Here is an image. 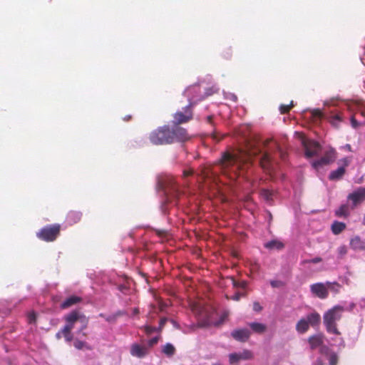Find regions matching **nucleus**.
<instances>
[{
    "mask_svg": "<svg viewBox=\"0 0 365 365\" xmlns=\"http://www.w3.org/2000/svg\"><path fill=\"white\" fill-rule=\"evenodd\" d=\"M258 157V163L266 170L272 169V158L269 151H263L259 145H250L247 152L242 153H224L222 155L220 165L221 168L226 170L231 168L234 172L238 170L243 164L247 163L252 156Z\"/></svg>",
    "mask_w": 365,
    "mask_h": 365,
    "instance_id": "f257e3e1",
    "label": "nucleus"
},
{
    "mask_svg": "<svg viewBox=\"0 0 365 365\" xmlns=\"http://www.w3.org/2000/svg\"><path fill=\"white\" fill-rule=\"evenodd\" d=\"M344 311V307L336 305L324 315V324L327 331L336 335V337L331 338V341H334L332 344L337 346L339 349L344 348L345 342L343 338L340 337L341 333L336 328V322L341 319Z\"/></svg>",
    "mask_w": 365,
    "mask_h": 365,
    "instance_id": "f03ea898",
    "label": "nucleus"
},
{
    "mask_svg": "<svg viewBox=\"0 0 365 365\" xmlns=\"http://www.w3.org/2000/svg\"><path fill=\"white\" fill-rule=\"evenodd\" d=\"M150 140L154 145H164L172 143V137L169 132V126H163L153 131L150 135Z\"/></svg>",
    "mask_w": 365,
    "mask_h": 365,
    "instance_id": "7ed1b4c3",
    "label": "nucleus"
},
{
    "mask_svg": "<svg viewBox=\"0 0 365 365\" xmlns=\"http://www.w3.org/2000/svg\"><path fill=\"white\" fill-rule=\"evenodd\" d=\"M161 188L163 190L165 195L168 199L176 197L179 195V187L175 179L172 176H166L160 182Z\"/></svg>",
    "mask_w": 365,
    "mask_h": 365,
    "instance_id": "20e7f679",
    "label": "nucleus"
},
{
    "mask_svg": "<svg viewBox=\"0 0 365 365\" xmlns=\"http://www.w3.org/2000/svg\"><path fill=\"white\" fill-rule=\"evenodd\" d=\"M347 200L351 202V208L354 209L357 205L365 201V187L355 189L347 196Z\"/></svg>",
    "mask_w": 365,
    "mask_h": 365,
    "instance_id": "39448f33",
    "label": "nucleus"
},
{
    "mask_svg": "<svg viewBox=\"0 0 365 365\" xmlns=\"http://www.w3.org/2000/svg\"><path fill=\"white\" fill-rule=\"evenodd\" d=\"M59 231V225L46 227L42 228L40 232L37 233V236L38 238L45 241H53L58 235Z\"/></svg>",
    "mask_w": 365,
    "mask_h": 365,
    "instance_id": "423d86ee",
    "label": "nucleus"
},
{
    "mask_svg": "<svg viewBox=\"0 0 365 365\" xmlns=\"http://www.w3.org/2000/svg\"><path fill=\"white\" fill-rule=\"evenodd\" d=\"M81 312L78 310H73L68 314L64 316L66 324L62 328L63 332H71L74 327L76 322H78L81 315Z\"/></svg>",
    "mask_w": 365,
    "mask_h": 365,
    "instance_id": "0eeeda50",
    "label": "nucleus"
},
{
    "mask_svg": "<svg viewBox=\"0 0 365 365\" xmlns=\"http://www.w3.org/2000/svg\"><path fill=\"white\" fill-rule=\"evenodd\" d=\"M303 146L305 156L307 158L319 155L322 150L321 145L317 142L313 140H304Z\"/></svg>",
    "mask_w": 365,
    "mask_h": 365,
    "instance_id": "6e6552de",
    "label": "nucleus"
},
{
    "mask_svg": "<svg viewBox=\"0 0 365 365\" xmlns=\"http://www.w3.org/2000/svg\"><path fill=\"white\" fill-rule=\"evenodd\" d=\"M169 132L173 138L172 143L175 141H185L189 138L186 130L179 126L178 124H175L171 128L169 127Z\"/></svg>",
    "mask_w": 365,
    "mask_h": 365,
    "instance_id": "1a4fd4ad",
    "label": "nucleus"
},
{
    "mask_svg": "<svg viewBox=\"0 0 365 365\" xmlns=\"http://www.w3.org/2000/svg\"><path fill=\"white\" fill-rule=\"evenodd\" d=\"M336 158L334 151L333 150L327 151L325 155L320 159L312 162V166L319 170L320 168L329 165L334 161Z\"/></svg>",
    "mask_w": 365,
    "mask_h": 365,
    "instance_id": "9d476101",
    "label": "nucleus"
},
{
    "mask_svg": "<svg viewBox=\"0 0 365 365\" xmlns=\"http://www.w3.org/2000/svg\"><path fill=\"white\" fill-rule=\"evenodd\" d=\"M323 339L324 336L322 334H318L310 336L308 339V341L312 349H315L318 347H321V353L323 354H328L329 348L326 346H322L323 344Z\"/></svg>",
    "mask_w": 365,
    "mask_h": 365,
    "instance_id": "9b49d317",
    "label": "nucleus"
},
{
    "mask_svg": "<svg viewBox=\"0 0 365 365\" xmlns=\"http://www.w3.org/2000/svg\"><path fill=\"white\" fill-rule=\"evenodd\" d=\"M312 294L320 299H326L328 297V288L327 283L318 282L310 285Z\"/></svg>",
    "mask_w": 365,
    "mask_h": 365,
    "instance_id": "f8f14e48",
    "label": "nucleus"
},
{
    "mask_svg": "<svg viewBox=\"0 0 365 365\" xmlns=\"http://www.w3.org/2000/svg\"><path fill=\"white\" fill-rule=\"evenodd\" d=\"M191 106L192 103L190 102V104L184 108V111H178L175 113L173 120L175 124L183 123L192 118V115L190 108Z\"/></svg>",
    "mask_w": 365,
    "mask_h": 365,
    "instance_id": "ddd939ff",
    "label": "nucleus"
},
{
    "mask_svg": "<svg viewBox=\"0 0 365 365\" xmlns=\"http://www.w3.org/2000/svg\"><path fill=\"white\" fill-rule=\"evenodd\" d=\"M130 353L133 356L142 359L149 353V349L145 344L134 343L130 346Z\"/></svg>",
    "mask_w": 365,
    "mask_h": 365,
    "instance_id": "4468645a",
    "label": "nucleus"
},
{
    "mask_svg": "<svg viewBox=\"0 0 365 365\" xmlns=\"http://www.w3.org/2000/svg\"><path fill=\"white\" fill-rule=\"evenodd\" d=\"M253 355L249 350H244L239 353H232L229 354V361L230 364H235L240 360H248L252 358Z\"/></svg>",
    "mask_w": 365,
    "mask_h": 365,
    "instance_id": "2eb2a0df",
    "label": "nucleus"
},
{
    "mask_svg": "<svg viewBox=\"0 0 365 365\" xmlns=\"http://www.w3.org/2000/svg\"><path fill=\"white\" fill-rule=\"evenodd\" d=\"M251 332L248 329H235L231 332V336L237 341L244 342L250 336Z\"/></svg>",
    "mask_w": 365,
    "mask_h": 365,
    "instance_id": "dca6fc26",
    "label": "nucleus"
},
{
    "mask_svg": "<svg viewBox=\"0 0 365 365\" xmlns=\"http://www.w3.org/2000/svg\"><path fill=\"white\" fill-rule=\"evenodd\" d=\"M350 246L354 250H364L365 239L362 240L359 236H354L350 240Z\"/></svg>",
    "mask_w": 365,
    "mask_h": 365,
    "instance_id": "f3484780",
    "label": "nucleus"
},
{
    "mask_svg": "<svg viewBox=\"0 0 365 365\" xmlns=\"http://www.w3.org/2000/svg\"><path fill=\"white\" fill-rule=\"evenodd\" d=\"M82 301V298L77 296H71L66 299L61 304V309H68L73 305H75Z\"/></svg>",
    "mask_w": 365,
    "mask_h": 365,
    "instance_id": "a211bd4d",
    "label": "nucleus"
},
{
    "mask_svg": "<svg viewBox=\"0 0 365 365\" xmlns=\"http://www.w3.org/2000/svg\"><path fill=\"white\" fill-rule=\"evenodd\" d=\"M345 173L344 167H339L336 170H332L329 175V178L331 180H340Z\"/></svg>",
    "mask_w": 365,
    "mask_h": 365,
    "instance_id": "6ab92c4d",
    "label": "nucleus"
},
{
    "mask_svg": "<svg viewBox=\"0 0 365 365\" xmlns=\"http://www.w3.org/2000/svg\"><path fill=\"white\" fill-rule=\"evenodd\" d=\"M308 321L309 325L315 326L320 322V315L317 312H312L305 318Z\"/></svg>",
    "mask_w": 365,
    "mask_h": 365,
    "instance_id": "aec40b11",
    "label": "nucleus"
},
{
    "mask_svg": "<svg viewBox=\"0 0 365 365\" xmlns=\"http://www.w3.org/2000/svg\"><path fill=\"white\" fill-rule=\"evenodd\" d=\"M309 327L308 321L305 318H302L297 322L296 329L298 332L303 334L308 330Z\"/></svg>",
    "mask_w": 365,
    "mask_h": 365,
    "instance_id": "412c9836",
    "label": "nucleus"
},
{
    "mask_svg": "<svg viewBox=\"0 0 365 365\" xmlns=\"http://www.w3.org/2000/svg\"><path fill=\"white\" fill-rule=\"evenodd\" d=\"M249 326L253 331L259 334L264 332L267 329L265 324L259 322H251L249 324Z\"/></svg>",
    "mask_w": 365,
    "mask_h": 365,
    "instance_id": "4be33fe9",
    "label": "nucleus"
},
{
    "mask_svg": "<svg viewBox=\"0 0 365 365\" xmlns=\"http://www.w3.org/2000/svg\"><path fill=\"white\" fill-rule=\"evenodd\" d=\"M264 247L268 250H281L284 247V245L281 242L274 240H271L269 242H266L264 244Z\"/></svg>",
    "mask_w": 365,
    "mask_h": 365,
    "instance_id": "5701e85b",
    "label": "nucleus"
},
{
    "mask_svg": "<svg viewBox=\"0 0 365 365\" xmlns=\"http://www.w3.org/2000/svg\"><path fill=\"white\" fill-rule=\"evenodd\" d=\"M81 218V213L79 212H70L67 216V221L70 224L78 222Z\"/></svg>",
    "mask_w": 365,
    "mask_h": 365,
    "instance_id": "b1692460",
    "label": "nucleus"
},
{
    "mask_svg": "<svg viewBox=\"0 0 365 365\" xmlns=\"http://www.w3.org/2000/svg\"><path fill=\"white\" fill-rule=\"evenodd\" d=\"M346 227L344 222L335 221L331 225V231L334 234L338 235Z\"/></svg>",
    "mask_w": 365,
    "mask_h": 365,
    "instance_id": "393cba45",
    "label": "nucleus"
},
{
    "mask_svg": "<svg viewBox=\"0 0 365 365\" xmlns=\"http://www.w3.org/2000/svg\"><path fill=\"white\" fill-rule=\"evenodd\" d=\"M162 351L168 356H172L175 353V348L170 343H167L162 348Z\"/></svg>",
    "mask_w": 365,
    "mask_h": 365,
    "instance_id": "a878e982",
    "label": "nucleus"
},
{
    "mask_svg": "<svg viewBox=\"0 0 365 365\" xmlns=\"http://www.w3.org/2000/svg\"><path fill=\"white\" fill-rule=\"evenodd\" d=\"M326 283L328 288V292L330 291L334 294H336L337 293L339 292L341 285L339 283L330 282H327Z\"/></svg>",
    "mask_w": 365,
    "mask_h": 365,
    "instance_id": "bb28decb",
    "label": "nucleus"
},
{
    "mask_svg": "<svg viewBox=\"0 0 365 365\" xmlns=\"http://www.w3.org/2000/svg\"><path fill=\"white\" fill-rule=\"evenodd\" d=\"M78 322L81 324V327L78 331V332H81L83 330H84L85 329H86L88 322H89V319L88 317H86L84 314H83L81 312Z\"/></svg>",
    "mask_w": 365,
    "mask_h": 365,
    "instance_id": "cd10ccee",
    "label": "nucleus"
},
{
    "mask_svg": "<svg viewBox=\"0 0 365 365\" xmlns=\"http://www.w3.org/2000/svg\"><path fill=\"white\" fill-rule=\"evenodd\" d=\"M260 195L267 202H270L272 200L273 192L269 190L262 189L260 191Z\"/></svg>",
    "mask_w": 365,
    "mask_h": 365,
    "instance_id": "c85d7f7f",
    "label": "nucleus"
},
{
    "mask_svg": "<svg viewBox=\"0 0 365 365\" xmlns=\"http://www.w3.org/2000/svg\"><path fill=\"white\" fill-rule=\"evenodd\" d=\"M349 214V207L346 205H342L336 211V215L339 217L346 216Z\"/></svg>",
    "mask_w": 365,
    "mask_h": 365,
    "instance_id": "c756f323",
    "label": "nucleus"
},
{
    "mask_svg": "<svg viewBox=\"0 0 365 365\" xmlns=\"http://www.w3.org/2000/svg\"><path fill=\"white\" fill-rule=\"evenodd\" d=\"M329 365H336L338 362V356L334 352H330L328 356Z\"/></svg>",
    "mask_w": 365,
    "mask_h": 365,
    "instance_id": "7c9ffc66",
    "label": "nucleus"
},
{
    "mask_svg": "<svg viewBox=\"0 0 365 365\" xmlns=\"http://www.w3.org/2000/svg\"><path fill=\"white\" fill-rule=\"evenodd\" d=\"M342 120V116L340 113H334L331 116V123L334 125H337V124Z\"/></svg>",
    "mask_w": 365,
    "mask_h": 365,
    "instance_id": "2f4dec72",
    "label": "nucleus"
},
{
    "mask_svg": "<svg viewBox=\"0 0 365 365\" xmlns=\"http://www.w3.org/2000/svg\"><path fill=\"white\" fill-rule=\"evenodd\" d=\"M73 346H75L76 349L80 350V349H83L84 347H87V349H89L87 345H86V343L83 341H80L78 339H76L73 342Z\"/></svg>",
    "mask_w": 365,
    "mask_h": 365,
    "instance_id": "473e14b6",
    "label": "nucleus"
},
{
    "mask_svg": "<svg viewBox=\"0 0 365 365\" xmlns=\"http://www.w3.org/2000/svg\"><path fill=\"white\" fill-rule=\"evenodd\" d=\"M293 106V102L292 101L290 105H284L282 104L279 106V110L282 113H285L289 110V109Z\"/></svg>",
    "mask_w": 365,
    "mask_h": 365,
    "instance_id": "72a5a7b5",
    "label": "nucleus"
},
{
    "mask_svg": "<svg viewBox=\"0 0 365 365\" xmlns=\"http://www.w3.org/2000/svg\"><path fill=\"white\" fill-rule=\"evenodd\" d=\"M337 252H338L339 257L340 258H341L347 252L346 247L345 245H341V246L339 247L338 249H337Z\"/></svg>",
    "mask_w": 365,
    "mask_h": 365,
    "instance_id": "f704fd0d",
    "label": "nucleus"
},
{
    "mask_svg": "<svg viewBox=\"0 0 365 365\" xmlns=\"http://www.w3.org/2000/svg\"><path fill=\"white\" fill-rule=\"evenodd\" d=\"M322 261V259L321 257H314L313 259H304L302 262V264H307V263H313V264H317V263H319V262H321Z\"/></svg>",
    "mask_w": 365,
    "mask_h": 365,
    "instance_id": "c9c22d12",
    "label": "nucleus"
},
{
    "mask_svg": "<svg viewBox=\"0 0 365 365\" xmlns=\"http://www.w3.org/2000/svg\"><path fill=\"white\" fill-rule=\"evenodd\" d=\"M158 341V337L155 336L150 340L148 341V342L145 344V345L148 346V349L151 348L153 346L156 344Z\"/></svg>",
    "mask_w": 365,
    "mask_h": 365,
    "instance_id": "e433bc0d",
    "label": "nucleus"
},
{
    "mask_svg": "<svg viewBox=\"0 0 365 365\" xmlns=\"http://www.w3.org/2000/svg\"><path fill=\"white\" fill-rule=\"evenodd\" d=\"M232 283H233V286L235 287H242V288H245L246 287V282H236L235 280H232Z\"/></svg>",
    "mask_w": 365,
    "mask_h": 365,
    "instance_id": "4c0bfd02",
    "label": "nucleus"
},
{
    "mask_svg": "<svg viewBox=\"0 0 365 365\" xmlns=\"http://www.w3.org/2000/svg\"><path fill=\"white\" fill-rule=\"evenodd\" d=\"M66 341L71 342L73 340V336L71 332H63Z\"/></svg>",
    "mask_w": 365,
    "mask_h": 365,
    "instance_id": "58836bf2",
    "label": "nucleus"
},
{
    "mask_svg": "<svg viewBox=\"0 0 365 365\" xmlns=\"http://www.w3.org/2000/svg\"><path fill=\"white\" fill-rule=\"evenodd\" d=\"M225 96L227 99H230L234 102L237 101V96L234 93H225Z\"/></svg>",
    "mask_w": 365,
    "mask_h": 365,
    "instance_id": "ea45409f",
    "label": "nucleus"
},
{
    "mask_svg": "<svg viewBox=\"0 0 365 365\" xmlns=\"http://www.w3.org/2000/svg\"><path fill=\"white\" fill-rule=\"evenodd\" d=\"M158 329L156 328V327H150V326H145V331L147 334H150L153 331H157Z\"/></svg>",
    "mask_w": 365,
    "mask_h": 365,
    "instance_id": "a19ab883",
    "label": "nucleus"
},
{
    "mask_svg": "<svg viewBox=\"0 0 365 365\" xmlns=\"http://www.w3.org/2000/svg\"><path fill=\"white\" fill-rule=\"evenodd\" d=\"M351 126L354 128H356L359 125V123L355 119L354 116L352 115L351 117Z\"/></svg>",
    "mask_w": 365,
    "mask_h": 365,
    "instance_id": "79ce46f5",
    "label": "nucleus"
},
{
    "mask_svg": "<svg viewBox=\"0 0 365 365\" xmlns=\"http://www.w3.org/2000/svg\"><path fill=\"white\" fill-rule=\"evenodd\" d=\"M262 309V306L259 304V302H255L253 304V310L255 312H260Z\"/></svg>",
    "mask_w": 365,
    "mask_h": 365,
    "instance_id": "37998d69",
    "label": "nucleus"
},
{
    "mask_svg": "<svg viewBox=\"0 0 365 365\" xmlns=\"http://www.w3.org/2000/svg\"><path fill=\"white\" fill-rule=\"evenodd\" d=\"M217 91V89L212 87V88H208L207 91H206V93H205V96H211L212 93H215Z\"/></svg>",
    "mask_w": 365,
    "mask_h": 365,
    "instance_id": "c03bdc74",
    "label": "nucleus"
},
{
    "mask_svg": "<svg viewBox=\"0 0 365 365\" xmlns=\"http://www.w3.org/2000/svg\"><path fill=\"white\" fill-rule=\"evenodd\" d=\"M270 284L272 287H279L282 285V282L278 280H272L270 282Z\"/></svg>",
    "mask_w": 365,
    "mask_h": 365,
    "instance_id": "a18cd8bd",
    "label": "nucleus"
},
{
    "mask_svg": "<svg viewBox=\"0 0 365 365\" xmlns=\"http://www.w3.org/2000/svg\"><path fill=\"white\" fill-rule=\"evenodd\" d=\"M339 162H342L343 163V166L342 167H346L349 165V164L350 163V160L348 159L347 158H344L341 160H340Z\"/></svg>",
    "mask_w": 365,
    "mask_h": 365,
    "instance_id": "49530a36",
    "label": "nucleus"
},
{
    "mask_svg": "<svg viewBox=\"0 0 365 365\" xmlns=\"http://www.w3.org/2000/svg\"><path fill=\"white\" fill-rule=\"evenodd\" d=\"M28 318H29V323H33L36 320V315L34 313H31V314H29Z\"/></svg>",
    "mask_w": 365,
    "mask_h": 365,
    "instance_id": "de8ad7c7",
    "label": "nucleus"
},
{
    "mask_svg": "<svg viewBox=\"0 0 365 365\" xmlns=\"http://www.w3.org/2000/svg\"><path fill=\"white\" fill-rule=\"evenodd\" d=\"M106 320L108 322H115L116 319L115 318V316L113 314L107 316L106 317Z\"/></svg>",
    "mask_w": 365,
    "mask_h": 365,
    "instance_id": "09e8293b",
    "label": "nucleus"
},
{
    "mask_svg": "<svg viewBox=\"0 0 365 365\" xmlns=\"http://www.w3.org/2000/svg\"><path fill=\"white\" fill-rule=\"evenodd\" d=\"M242 297V294L237 292L235 294H234L231 299L235 301H239Z\"/></svg>",
    "mask_w": 365,
    "mask_h": 365,
    "instance_id": "8fccbe9b",
    "label": "nucleus"
},
{
    "mask_svg": "<svg viewBox=\"0 0 365 365\" xmlns=\"http://www.w3.org/2000/svg\"><path fill=\"white\" fill-rule=\"evenodd\" d=\"M126 313L124 311H118L115 313L113 314L115 316V318L117 319L118 317L125 315Z\"/></svg>",
    "mask_w": 365,
    "mask_h": 365,
    "instance_id": "3c124183",
    "label": "nucleus"
},
{
    "mask_svg": "<svg viewBox=\"0 0 365 365\" xmlns=\"http://www.w3.org/2000/svg\"><path fill=\"white\" fill-rule=\"evenodd\" d=\"M312 115L315 117L320 118L322 115L321 111L318 109L314 110L312 112Z\"/></svg>",
    "mask_w": 365,
    "mask_h": 365,
    "instance_id": "603ef678",
    "label": "nucleus"
},
{
    "mask_svg": "<svg viewBox=\"0 0 365 365\" xmlns=\"http://www.w3.org/2000/svg\"><path fill=\"white\" fill-rule=\"evenodd\" d=\"M355 306H356L354 302H351L349 304V307H344V311L345 310L351 311L355 307Z\"/></svg>",
    "mask_w": 365,
    "mask_h": 365,
    "instance_id": "864d4df0",
    "label": "nucleus"
},
{
    "mask_svg": "<svg viewBox=\"0 0 365 365\" xmlns=\"http://www.w3.org/2000/svg\"><path fill=\"white\" fill-rule=\"evenodd\" d=\"M312 365H323V361L320 358H318L313 362Z\"/></svg>",
    "mask_w": 365,
    "mask_h": 365,
    "instance_id": "5fc2aeb1",
    "label": "nucleus"
},
{
    "mask_svg": "<svg viewBox=\"0 0 365 365\" xmlns=\"http://www.w3.org/2000/svg\"><path fill=\"white\" fill-rule=\"evenodd\" d=\"M197 88V86L195 85V86H192L190 88H188L185 91V93H187L191 91H195L196 89Z\"/></svg>",
    "mask_w": 365,
    "mask_h": 365,
    "instance_id": "6e6d98bb",
    "label": "nucleus"
},
{
    "mask_svg": "<svg viewBox=\"0 0 365 365\" xmlns=\"http://www.w3.org/2000/svg\"><path fill=\"white\" fill-rule=\"evenodd\" d=\"M166 320H167V319H166L165 318H164V319H160V327H159V328H158V329H160L164 326V324H165V322H166Z\"/></svg>",
    "mask_w": 365,
    "mask_h": 365,
    "instance_id": "4d7b16f0",
    "label": "nucleus"
},
{
    "mask_svg": "<svg viewBox=\"0 0 365 365\" xmlns=\"http://www.w3.org/2000/svg\"><path fill=\"white\" fill-rule=\"evenodd\" d=\"M62 336H63V334L61 329L59 331L56 333V337L57 339H60L62 337Z\"/></svg>",
    "mask_w": 365,
    "mask_h": 365,
    "instance_id": "13d9d810",
    "label": "nucleus"
},
{
    "mask_svg": "<svg viewBox=\"0 0 365 365\" xmlns=\"http://www.w3.org/2000/svg\"><path fill=\"white\" fill-rule=\"evenodd\" d=\"M192 171L191 170H184L183 175H184V177H187V176L192 175Z\"/></svg>",
    "mask_w": 365,
    "mask_h": 365,
    "instance_id": "bf43d9fd",
    "label": "nucleus"
},
{
    "mask_svg": "<svg viewBox=\"0 0 365 365\" xmlns=\"http://www.w3.org/2000/svg\"><path fill=\"white\" fill-rule=\"evenodd\" d=\"M344 148L346 149L347 150L349 151H351V147L349 144H346L345 146H344Z\"/></svg>",
    "mask_w": 365,
    "mask_h": 365,
    "instance_id": "052dcab7",
    "label": "nucleus"
},
{
    "mask_svg": "<svg viewBox=\"0 0 365 365\" xmlns=\"http://www.w3.org/2000/svg\"><path fill=\"white\" fill-rule=\"evenodd\" d=\"M133 314L135 315V314H138L139 313V310L138 308H135L133 309Z\"/></svg>",
    "mask_w": 365,
    "mask_h": 365,
    "instance_id": "680f3d73",
    "label": "nucleus"
},
{
    "mask_svg": "<svg viewBox=\"0 0 365 365\" xmlns=\"http://www.w3.org/2000/svg\"><path fill=\"white\" fill-rule=\"evenodd\" d=\"M99 317H102V318H104L106 319V317H107L106 314H103V313H101L99 314Z\"/></svg>",
    "mask_w": 365,
    "mask_h": 365,
    "instance_id": "e2e57ef3",
    "label": "nucleus"
},
{
    "mask_svg": "<svg viewBox=\"0 0 365 365\" xmlns=\"http://www.w3.org/2000/svg\"><path fill=\"white\" fill-rule=\"evenodd\" d=\"M274 147H275V148H276L277 150H279V152H280V153L282 152V151H281V150H280V148H279V146L277 145V143H274Z\"/></svg>",
    "mask_w": 365,
    "mask_h": 365,
    "instance_id": "0e129e2a",
    "label": "nucleus"
},
{
    "mask_svg": "<svg viewBox=\"0 0 365 365\" xmlns=\"http://www.w3.org/2000/svg\"><path fill=\"white\" fill-rule=\"evenodd\" d=\"M187 97L189 98V101H195V97L192 96V98L190 97V95L188 94L187 95Z\"/></svg>",
    "mask_w": 365,
    "mask_h": 365,
    "instance_id": "69168bd1",
    "label": "nucleus"
},
{
    "mask_svg": "<svg viewBox=\"0 0 365 365\" xmlns=\"http://www.w3.org/2000/svg\"><path fill=\"white\" fill-rule=\"evenodd\" d=\"M130 118V115H128V116H126V117L125 118V120L129 119Z\"/></svg>",
    "mask_w": 365,
    "mask_h": 365,
    "instance_id": "338daca9",
    "label": "nucleus"
}]
</instances>
